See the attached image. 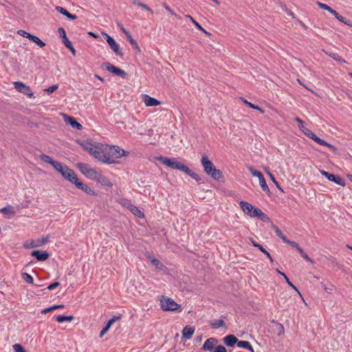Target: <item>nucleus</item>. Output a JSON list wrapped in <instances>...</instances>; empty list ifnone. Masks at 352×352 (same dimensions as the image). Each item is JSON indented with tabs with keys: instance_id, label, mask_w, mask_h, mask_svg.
I'll return each instance as SVG.
<instances>
[{
	"instance_id": "f257e3e1",
	"label": "nucleus",
	"mask_w": 352,
	"mask_h": 352,
	"mask_svg": "<svg viewBox=\"0 0 352 352\" xmlns=\"http://www.w3.org/2000/svg\"><path fill=\"white\" fill-rule=\"evenodd\" d=\"M158 160L168 167L185 173L186 175L195 179L197 182L201 181V177L197 173L192 171L187 166L183 164L181 162L175 161L173 159L164 156H160L158 158Z\"/></svg>"
},
{
	"instance_id": "f03ea898",
	"label": "nucleus",
	"mask_w": 352,
	"mask_h": 352,
	"mask_svg": "<svg viewBox=\"0 0 352 352\" xmlns=\"http://www.w3.org/2000/svg\"><path fill=\"white\" fill-rule=\"evenodd\" d=\"M201 163L205 173L208 176L211 177L214 180L223 182L224 177L222 172L219 169L216 168L213 163L206 155L202 156Z\"/></svg>"
},
{
	"instance_id": "7ed1b4c3",
	"label": "nucleus",
	"mask_w": 352,
	"mask_h": 352,
	"mask_svg": "<svg viewBox=\"0 0 352 352\" xmlns=\"http://www.w3.org/2000/svg\"><path fill=\"white\" fill-rule=\"evenodd\" d=\"M107 149H105V145L94 146V149L91 154L98 161L104 164H116L117 161L114 159L107 157Z\"/></svg>"
},
{
	"instance_id": "20e7f679",
	"label": "nucleus",
	"mask_w": 352,
	"mask_h": 352,
	"mask_svg": "<svg viewBox=\"0 0 352 352\" xmlns=\"http://www.w3.org/2000/svg\"><path fill=\"white\" fill-rule=\"evenodd\" d=\"M299 128L305 135H306L307 137H309L318 144L326 146L329 147L330 149H331L333 151H336L337 150L336 146L320 139L318 136H317L314 132H312L309 129H308L305 126H299Z\"/></svg>"
},
{
	"instance_id": "39448f33",
	"label": "nucleus",
	"mask_w": 352,
	"mask_h": 352,
	"mask_svg": "<svg viewBox=\"0 0 352 352\" xmlns=\"http://www.w3.org/2000/svg\"><path fill=\"white\" fill-rule=\"evenodd\" d=\"M105 149H107V157H111V159L114 158H120L121 157L127 156L129 154V151H124L122 149L118 146H109L105 145Z\"/></svg>"
},
{
	"instance_id": "423d86ee",
	"label": "nucleus",
	"mask_w": 352,
	"mask_h": 352,
	"mask_svg": "<svg viewBox=\"0 0 352 352\" xmlns=\"http://www.w3.org/2000/svg\"><path fill=\"white\" fill-rule=\"evenodd\" d=\"M161 308L165 311H173L181 308V305H178L173 299L168 297L162 296L160 300Z\"/></svg>"
},
{
	"instance_id": "0eeeda50",
	"label": "nucleus",
	"mask_w": 352,
	"mask_h": 352,
	"mask_svg": "<svg viewBox=\"0 0 352 352\" xmlns=\"http://www.w3.org/2000/svg\"><path fill=\"white\" fill-rule=\"evenodd\" d=\"M316 4L322 10H327L332 14L335 16V17L340 22L352 27V22L350 20L346 19L345 17L339 14L335 10L332 9L330 6L325 3H322L320 1H317Z\"/></svg>"
},
{
	"instance_id": "6e6552de",
	"label": "nucleus",
	"mask_w": 352,
	"mask_h": 352,
	"mask_svg": "<svg viewBox=\"0 0 352 352\" xmlns=\"http://www.w3.org/2000/svg\"><path fill=\"white\" fill-rule=\"evenodd\" d=\"M102 68L106 69L110 73L114 74L118 76H120L123 78H126L128 76L127 73L122 70V69L117 67L113 65H111L109 62L103 63L101 65Z\"/></svg>"
},
{
	"instance_id": "1a4fd4ad",
	"label": "nucleus",
	"mask_w": 352,
	"mask_h": 352,
	"mask_svg": "<svg viewBox=\"0 0 352 352\" xmlns=\"http://www.w3.org/2000/svg\"><path fill=\"white\" fill-rule=\"evenodd\" d=\"M77 167L80 170V171L85 175V176L89 177L91 179H94V177L97 175V172L95 169L90 168L88 164L85 163H78Z\"/></svg>"
},
{
	"instance_id": "9d476101",
	"label": "nucleus",
	"mask_w": 352,
	"mask_h": 352,
	"mask_svg": "<svg viewBox=\"0 0 352 352\" xmlns=\"http://www.w3.org/2000/svg\"><path fill=\"white\" fill-rule=\"evenodd\" d=\"M102 34L105 36L104 38L106 39V41L107 42L111 50L114 52V53L116 55L122 57L124 54L121 49L120 48L119 45L116 42L114 38L108 35L107 33L103 32Z\"/></svg>"
},
{
	"instance_id": "9b49d317",
	"label": "nucleus",
	"mask_w": 352,
	"mask_h": 352,
	"mask_svg": "<svg viewBox=\"0 0 352 352\" xmlns=\"http://www.w3.org/2000/svg\"><path fill=\"white\" fill-rule=\"evenodd\" d=\"M58 32L60 37L63 39L65 46L72 52L73 55H76V50L74 48L72 42L68 39L66 32L63 28H58Z\"/></svg>"
},
{
	"instance_id": "f8f14e48",
	"label": "nucleus",
	"mask_w": 352,
	"mask_h": 352,
	"mask_svg": "<svg viewBox=\"0 0 352 352\" xmlns=\"http://www.w3.org/2000/svg\"><path fill=\"white\" fill-rule=\"evenodd\" d=\"M14 88L20 93L28 96L29 98L34 96V93L31 90L30 87L21 82H14Z\"/></svg>"
},
{
	"instance_id": "ddd939ff",
	"label": "nucleus",
	"mask_w": 352,
	"mask_h": 352,
	"mask_svg": "<svg viewBox=\"0 0 352 352\" xmlns=\"http://www.w3.org/2000/svg\"><path fill=\"white\" fill-rule=\"evenodd\" d=\"M239 204L243 212L250 217H254V215H253V214H254V211L258 209V208L254 207L251 204L245 201H241Z\"/></svg>"
},
{
	"instance_id": "4468645a",
	"label": "nucleus",
	"mask_w": 352,
	"mask_h": 352,
	"mask_svg": "<svg viewBox=\"0 0 352 352\" xmlns=\"http://www.w3.org/2000/svg\"><path fill=\"white\" fill-rule=\"evenodd\" d=\"M64 120L67 124H69L72 128L78 129V130H82V125L79 123L76 118L74 117L63 114Z\"/></svg>"
},
{
	"instance_id": "2eb2a0df",
	"label": "nucleus",
	"mask_w": 352,
	"mask_h": 352,
	"mask_svg": "<svg viewBox=\"0 0 352 352\" xmlns=\"http://www.w3.org/2000/svg\"><path fill=\"white\" fill-rule=\"evenodd\" d=\"M31 256L36 258L38 261H45L50 257L47 251L36 250L31 252Z\"/></svg>"
},
{
	"instance_id": "dca6fc26",
	"label": "nucleus",
	"mask_w": 352,
	"mask_h": 352,
	"mask_svg": "<svg viewBox=\"0 0 352 352\" xmlns=\"http://www.w3.org/2000/svg\"><path fill=\"white\" fill-rule=\"evenodd\" d=\"M62 176L67 179V181L70 182L72 184H74L78 181V178L77 177L75 172L74 170L68 168L65 172L63 173Z\"/></svg>"
},
{
	"instance_id": "f3484780",
	"label": "nucleus",
	"mask_w": 352,
	"mask_h": 352,
	"mask_svg": "<svg viewBox=\"0 0 352 352\" xmlns=\"http://www.w3.org/2000/svg\"><path fill=\"white\" fill-rule=\"evenodd\" d=\"M219 340L216 338H210L205 341L204 345L201 347V349L212 352L215 345L217 344Z\"/></svg>"
},
{
	"instance_id": "a211bd4d",
	"label": "nucleus",
	"mask_w": 352,
	"mask_h": 352,
	"mask_svg": "<svg viewBox=\"0 0 352 352\" xmlns=\"http://www.w3.org/2000/svg\"><path fill=\"white\" fill-rule=\"evenodd\" d=\"M238 338L233 334H229L223 338V343L228 347H234L237 345Z\"/></svg>"
},
{
	"instance_id": "6ab92c4d",
	"label": "nucleus",
	"mask_w": 352,
	"mask_h": 352,
	"mask_svg": "<svg viewBox=\"0 0 352 352\" xmlns=\"http://www.w3.org/2000/svg\"><path fill=\"white\" fill-rule=\"evenodd\" d=\"M121 316H114L112 318L108 320L105 326L102 328L100 333V338H102L103 336L109 330L111 325L117 320H120Z\"/></svg>"
},
{
	"instance_id": "aec40b11",
	"label": "nucleus",
	"mask_w": 352,
	"mask_h": 352,
	"mask_svg": "<svg viewBox=\"0 0 352 352\" xmlns=\"http://www.w3.org/2000/svg\"><path fill=\"white\" fill-rule=\"evenodd\" d=\"M94 180L96 181L102 186L108 187H112L113 186V184L107 177H105L104 175L98 173L94 177Z\"/></svg>"
},
{
	"instance_id": "412c9836",
	"label": "nucleus",
	"mask_w": 352,
	"mask_h": 352,
	"mask_svg": "<svg viewBox=\"0 0 352 352\" xmlns=\"http://www.w3.org/2000/svg\"><path fill=\"white\" fill-rule=\"evenodd\" d=\"M75 186L78 188V189H80L85 192L86 193L91 195H96V192L94 190H92L91 188L87 186V185L84 184L80 179H78L76 183L75 184Z\"/></svg>"
},
{
	"instance_id": "4be33fe9",
	"label": "nucleus",
	"mask_w": 352,
	"mask_h": 352,
	"mask_svg": "<svg viewBox=\"0 0 352 352\" xmlns=\"http://www.w3.org/2000/svg\"><path fill=\"white\" fill-rule=\"evenodd\" d=\"M144 102L147 107H155L161 104V102L147 94L144 96Z\"/></svg>"
},
{
	"instance_id": "5701e85b",
	"label": "nucleus",
	"mask_w": 352,
	"mask_h": 352,
	"mask_svg": "<svg viewBox=\"0 0 352 352\" xmlns=\"http://www.w3.org/2000/svg\"><path fill=\"white\" fill-rule=\"evenodd\" d=\"M56 10L63 16H66L68 19L75 20L77 19V16L76 14H71L66 10L65 8L61 6H56Z\"/></svg>"
},
{
	"instance_id": "b1692460",
	"label": "nucleus",
	"mask_w": 352,
	"mask_h": 352,
	"mask_svg": "<svg viewBox=\"0 0 352 352\" xmlns=\"http://www.w3.org/2000/svg\"><path fill=\"white\" fill-rule=\"evenodd\" d=\"M76 142L80 144L84 150L87 151L90 155L92 153L94 146H93L89 142L85 140H78Z\"/></svg>"
},
{
	"instance_id": "393cba45",
	"label": "nucleus",
	"mask_w": 352,
	"mask_h": 352,
	"mask_svg": "<svg viewBox=\"0 0 352 352\" xmlns=\"http://www.w3.org/2000/svg\"><path fill=\"white\" fill-rule=\"evenodd\" d=\"M195 331V328L190 327V325H186L182 331V336L186 339L191 338Z\"/></svg>"
},
{
	"instance_id": "a878e982",
	"label": "nucleus",
	"mask_w": 352,
	"mask_h": 352,
	"mask_svg": "<svg viewBox=\"0 0 352 352\" xmlns=\"http://www.w3.org/2000/svg\"><path fill=\"white\" fill-rule=\"evenodd\" d=\"M328 179L329 181L333 182L340 186H345V185H346L345 181L341 177L331 174V173L330 174V175Z\"/></svg>"
},
{
	"instance_id": "bb28decb",
	"label": "nucleus",
	"mask_w": 352,
	"mask_h": 352,
	"mask_svg": "<svg viewBox=\"0 0 352 352\" xmlns=\"http://www.w3.org/2000/svg\"><path fill=\"white\" fill-rule=\"evenodd\" d=\"M253 215H254V217H258L264 222H269L270 221V217L259 208L254 211Z\"/></svg>"
},
{
	"instance_id": "cd10ccee",
	"label": "nucleus",
	"mask_w": 352,
	"mask_h": 352,
	"mask_svg": "<svg viewBox=\"0 0 352 352\" xmlns=\"http://www.w3.org/2000/svg\"><path fill=\"white\" fill-rule=\"evenodd\" d=\"M28 39L36 43L38 46L40 47H43L46 45L45 43H44L43 41H41L38 36H34L33 34H28Z\"/></svg>"
},
{
	"instance_id": "c85d7f7f",
	"label": "nucleus",
	"mask_w": 352,
	"mask_h": 352,
	"mask_svg": "<svg viewBox=\"0 0 352 352\" xmlns=\"http://www.w3.org/2000/svg\"><path fill=\"white\" fill-rule=\"evenodd\" d=\"M273 324H274V331L277 333L278 336L283 335L285 332L284 327L282 324L278 322L277 321L273 320L272 321Z\"/></svg>"
},
{
	"instance_id": "c756f323",
	"label": "nucleus",
	"mask_w": 352,
	"mask_h": 352,
	"mask_svg": "<svg viewBox=\"0 0 352 352\" xmlns=\"http://www.w3.org/2000/svg\"><path fill=\"white\" fill-rule=\"evenodd\" d=\"M237 346L239 348L248 349L251 352H254L252 345L248 341L238 340Z\"/></svg>"
},
{
	"instance_id": "7c9ffc66",
	"label": "nucleus",
	"mask_w": 352,
	"mask_h": 352,
	"mask_svg": "<svg viewBox=\"0 0 352 352\" xmlns=\"http://www.w3.org/2000/svg\"><path fill=\"white\" fill-rule=\"evenodd\" d=\"M210 325L214 329L226 327V323L223 320H214L210 322Z\"/></svg>"
},
{
	"instance_id": "2f4dec72",
	"label": "nucleus",
	"mask_w": 352,
	"mask_h": 352,
	"mask_svg": "<svg viewBox=\"0 0 352 352\" xmlns=\"http://www.w3.org/2000/svg\"><path fill=\"white\" fill-rule=\"evenodd\" d=\"M55 317L56 320L59 323L63 322L65 321L71 322L74 319V317L73 316L58 315Z\"/></svg>"
},
{
	"instance_id": "473e14b6",
	"label": "nucleus",
	"mask_w": 352,
	"mask_h": 352,
	"mask_svg": "<svg viewBox=\"0 0 352 352\" xmlns=\"http://www.w3.org/2000/svg\"><path fill=\"white\" fill-rule=\"evenodd\" d=\"M186 17L188 18L198 30L202 31L204 33H205L207 35L210 34L208 32H207L205 29H204L201 27V25L197 21H195L190 15H186Z\"/></svg>"
},
{
	"instance_id": "72a5a7b5",
	"label": "nucleus",
	"mask_w": 352,
	"mask_h": 352,
	"mask_svg": "<svg viewBox=\"0 0 352 352\" xmlns=\"http://www.w3.org/2000/svg\"><path fill=\"white\" fill-rule=\"evenodd\" d=\"M276 271L277 272L278 274H279L280 275H281L282 276H283V278H285L286 283L290 286L292 287L294 289H295L296 292H298V294H300V292H298V289L296 287V286L289 280V278L287 277V276L284 273V272H282L281 271H280L278 269H276Z\"/></svg>"
},
{
	"instance_id": "f704fd0d",
	"label": "nucleus",
	"mask_w": 352,
	"mask_h": 352,
	"mask_svg": "<svg viewBox=\"0 0 352 352\" xmlns=\"http://www.w3.org/2000/svg\"><path fill=\"white\" fill-rule=\"evenodd\" d=\"M258 180H259V184H260V186H261L262 190L264 192H265L266 193L270 194V188L266 183L264 175L262 177H261Z\"/></svg>"
},
{
	"instance_id": "c9c22d12",
	"label": "nucleus",
	"mask_w": 352,
	"mask_h": 352,
	"mask_svg": "<svg viewBox=\"0 0 352 352\" xmlns=\"http://www.w3.org/2000/svg\"><path fill=\"white\" fill-rule=\"evenodd\" d=\"M323 51L325 52V54L327 55H328L329 56L331 57L332 58H333L336 61H339V62H342V63H346V61L343 58H342V57L340 56H339L338 54L329 52L325 51V50H323Z\"/></svg>"
},
{
	"instance_id": "e433bc0d",
	"label": "nucleus",
	"mask_w": 352,
	"mask_h": 352,
	"mask_svg": "<svg viewBox=\"0 0 352 352\" xmlns=\"http://www.w3.org/2000/svg\"><path fill=\"white\" fill-rule=\"evenodd\" d=\"M131 212L138 217H143L144 213L135 206L131 205L130 206Z\"/></svg>"
},
{
	"instance_id": "4c0bfd02",
	"label": "nucleus",
	"mask_w": 352,
	"mask_h": 352,
	"mask_svg": "<svg viewBox=\"0 0 352 352\" xmlns=\"http://www.w3.org/2000/svg\"><path fill=\"white\" fill-rule=\"evenodd\" d=\"M0 212L8 214H14L15 211L14 210V208L12 206H7L4 208H2L0 209Z\"/></svg>"
},
{
	"instance_id": "58836bf2",
	"label": "nucleus",
	"mask_w": 352,
	"mask_h": 352,
	"mask_svg": "<svg viewBox=\"0 0 352 352\" xmlns=\"http://www.w3.org/2000/svg\"><path fill=\"white\" fill-rule=\"evenodd\" d=\"M126 37L129 43L131 44V45L137 50L138 53H140L141 50L140 49L138 43L133 38L131 34H129Z\"/></svg>"
},
{
	"instance_id": "ea45409f",
	"label": "nucleus",
	"mask_w": 352,
	"mask_h": 352,
	"mask_svg": "<svg viewBox=\"0 0 352 352\" xmlns=\"http://www.w3.org/2000/svg\"><path fill=\"white\" fill-rule=\"evenodd\" d=\"M151 262L157 269L163 270L165 267V266L157 258H151Z\"/></svg>"
},
{
	"instance_id": "a19ab883",
	"label": "nucleus",
	"mask_w": 352,
	"mask_h": 352,
	"mask_svg": "<svg viewBox=\"0 0 352 352\" xmlns=\"http://www.w3.org/2000/svg\"><path fill=\"white\" fill-rule=\"evenodd\" d=\"M241 99L243 101V102L245 104H247L250 108L258 110V111H261V113L264 112V111L261 107H259L258 105H256V104H254L253 103H251V102H248L247 100H245V99H244L243 98Z\"/></svg>"
},
{
	"instance_id": "79ce46f5",
	"label": "nucleus",
	"mask_w": 352,
	"mask_h": 352,
	"mask_svg": "<svg viewBox=\"0 0 352 352\" xmlns=\"http://www.w3.org/2000/svg\"><path fill=\"white\" fill-rule=\"evenodd\" d=\"M40 158L41 160H43L44 162L52 164V163L55 161L50 156L46 155V154H41L40 155Z\"/></svg>"
},
{
	"instance_id": "37998d69",
	"label": "nucleus",
	"mask_w": 352,
	"mask_h": 352,
	"mask_svg": "<svg viewBox=\"0 0 352 352\" xmlns=\"http://www.w3.org/2000/svg\"><path fill=\"white\" fill-rule=\"evenodd\" d=\"M267 175H269V177H270V179H272V181L273 182V183L276 185V186L277 187V188L281 191V192H284L283 190L281 188L279 183L276 181L275 177L274 176V175L270 172V171H267Z\"/></svg>"
},
{
	"instance_id": "c03bdc74",
	"label": "nucleus",
	"mask_w": 352,
	"mask_h": 352,
	"mask_svg": "<svg viewBox=\"0 0 352 352\" xmlns=\"http://www.w3.org/2000/svg\"><path fill=\"white\" fill-rule=\"evenodd\" d=\"M248 170L251 173V174L254 176L257 177L258 179L263 176V173L257 170H255L254 168L250 166L248 167Z\"/></svg>"
},
{
	"instance_id": "a18cd8bd",
	"label": "nucleus",
	"mask_w": 352,
	"mask_h": 352,
	"mask_svg": "<svg viewBox=\"0 0 352 352\" xmlns=\"http://www.w3.org/2000/svg\"><path fill=\"white\" fill-rule=\"evenodd\" d=\"M23 247L25 249H30V248H37L38 245L34 240H32L30 242H25L23 245Z\"/></svg>"
},
{
	"instance_id": "49530a36",
	"label": "nucleus",
	"mask_w": 352,
	"mask_h": 352,
	"mask_svg": "<svg viewBox=\"0 0 352 352\" xmlns=\"http://www.w3.org/2000/svg\"><path fill=\"white\" fill-rule=\"evenodd\" d=\"M22 278H23V280L28 283H33V281H34V279H33V277L30 275L28 273H23L22 274Z\"/></svg>"
},
{
	"instance_id": "de8ad7c7",
	"label": "nucleus",
	"mask_w": 352,
	"mask_h": 352,
	"mask_svg": "<svg viewBox=\"0 0 352 352\" xmlns=\"http://www.w3.org/2000/svg\"><path fill=\"white\" fill-rule=\"evenodd\" d=\"M212 352H227V349L223 345L216 344Z\"/></svg>"
},
{
	"instance_id": "09e8293b",
	"label": "nucleus",
	"mask_w": 352,
	"mask_h": 352,
	"mask_svg": "<svg viewBox=\"0 0 352 352\" xmlns=\"http://www.w3.org/2000/svg\"><path fill=\"white\" fill-rule=\"evenodd\" d=\"M49 238H50L49 236H46L41 239H38L36 242L38 247H40L44 244L47 243L49 241Z\"/></svg>"
},
{
	"instance_id": "8fccbe9b",
	"label": "nucleus",
	"mask_w": 352,
	"mask_h": 352,
	"mask_svg": "<svg viewBox=\"0 0 352 352\" xmlns=\"http://www.w3.org/2000/svg\"><path fill=\"white\" fill-rule=\"evenodd\" d=\"M298 252L301 254V256L307 261L314 263V261L307 255L306 252L302 249H300Z\"/></svg>"
},
{
	"instance_id": "3c124183",
	"label": "nucleus",
	"mask_w": 352,
	"mask_h": 352,
	"mask_svg": "<svg viewBox=\"0 0 352 352\" xmlns=\"http://www.w3.org/2000/svg\"><path fill=\"white\" fill-rule=\"evenodd\" d=\"M15 352H27L24 347L20 344H15L13 345Z\"/></svg>"
},
{
	"instance_id": "603ef678",
	"label": "nucleus",
	"mask_w": 352,
	"mask_h": 352,
	"mask_svg": "<svg viewBox=\"0 0 352 352\" xmlns=\"http://www.w3.org/2000/svg\"><path fill=\"white\" fill-rule=\"evenodd\" d=\"M258 249H259L261 252L264 253L270 258L272 263L274 261L271 254L261 245H259Z\"/></svg>"
},
{
	"instance_id": "864d4df0",
	"label": "nucleus",
	"mask_w": 352,
	"mask_h": 352,
	"mask_svg": "<svg viewBox=\"0 0 352 352\" xmlns=\"http://www.w3.org/2000/svg\"><path fill=\"white\" fill-rule=\"evenodd\" d=\"M58 85H53L48 88L44 89L45 91L47 92L48 94H52L54 91H55L56 89H58Z\"/></svg>"
},
{
	"instance_id": "5fc2aeb1",
	"label": "nucleus",
	"mask_w": 352,
	"mask_h": 352,
	"mask_svg": "<svg viewBox=\"0 0 352 352\" xmlns=\"http://www.w3.org/2000/svg\"><path fill=\"white\" fill-rule=\"evenodd\" d=\"M162 6L172 15L178 17L177 14L166 3H163Z\"/></svg>"
},
{
	"instance_id": "6e6d98bb",
	"label": "nucleus",
	"mask_w": 352,
	"mask_h": 352,
	"mask_svg": "<svg viewBox=\"0 0 352 352\" xmlns=\"http://www.w3.org/2000/svg\"><path fill=\"white\" fill-rule=\"evenodd\" d=\"M59 285H60V283L58 281H56V282H54V283L50 284L48 285V287H47V289L48 290H52V289H54L55 288H56L57 287H58Z\"/></svg>"
},
{
	"instance_id": "4d7b16f0",
	"label": "nucleus",
	"mask_w": 352,
	"mask_h": 352,
	"mask_svg": "<svg viewBox=\"0 0 352 352\" xmlns=\"http://www.w3.org/2000/svg\"><path fill=\"white\" fill-rule=\"evenodd\" d=\"M52 166H53V167H54V168L57 171H58V170H59L60 168H62L63 164H62L60 162H58V161H54V162L52 163Z\"/></svg>"
},
{
	"instance_id": "13d9d810",
	"label": "nucleus",
	"mask_w": 352,
	"mask_h": 352,
	"mask_svg": "<svg viewBox=\"0 0 352 352\" xmlns=\"http://www.w3.org/2000/svg\"><path fill=\"white\" fill-rule=\"evenodd\" d=\"M289 245H290L292 247L296 248L297 250V251L298 252L300 249H302L299 245L296 242V241H289V243H287Z\"/></svg>"
},
{
	"instance_id": "bf43d9fd",
	"label": "nucleus",
	"mask_w": 352,
	"mask_h": 352,
	"mask_svg": "<svg viewBox=\"0 0 352 352\" xmlns=\"http://www.w3.org/2000/svg\"><path fill=\"white\" fill-rule=\"evenodd\" d=\"M272 228L278 236L280 237L283 234L281 230L276 226L272 225Z\"/></svg>"
},
{
	"instance_id": "052dcab7",
	"label": "nucleus",
	"mask_w": 352,
	"mask_h": 352,
	"mask_svg": "<svg viewBox=\"0 0 352 352\" xmlns=\"http://www.w3.org/2000/svg\"><path fill=\"white\" fill-rule=\"evenodd\" d=\"M118 26L120 28V30L125 34V35L127 36L130 33L126 31V30L122 26V25L120 23H118Z\"/></svg>"
},
{
	"instance_id": "680f3d73",
	"label": "nucleus",
	"mask_w": 352,
	"mask_h": 352,
	"mask_svg": "<svg viewBox=\"0 0 352 352\" xmlns=\"http://www.w3.org/2000/svg\"><path fill=\"white\" fill-rule=\"evenodd\" d=\"M18 33L19 35H21L25 38H28V34H31L30 33H28V32H25V30H19Z\"/></svg>"
},
{
	"instance_id": "e2e57ef3",
	"label": "nucleus",
	"mask_w": 352,
	"mask_h": 352,
	"mask_svg": "<svg viewBox=\"0 0 352 352\" xmlns=\"http://www.w3.org/2000/svg\"><path fill=\"white\" fill-rule=\"evenodd\" d=\"M320 173L322 175L324 176L327 179H329V176L330 175L331 173H329V172L327 171H325L324 170H320Z\"/></svg>"
},
{
	"instance_id": "0e129e2a",
	"label": "nucleus",
	"mask_w": 352,
	"mask_h": 352,
	"mask_svg": "<svg viewBox=\"0 0 352 352\" xmlns=\"http://www.w3.org/2000/svg\"><path fill=\"white\" fill-rule=\"evenodd\" d=\"M140 7L142 8L144 10H146L151 12H153V10L151 8H150L146 4L142 3L140 5Z\"/></svg>"
},
{
	"instance_id": "69168bd1",
	"label": "nucleus",
	"mask_w": 352,
	"mask_h": 352,
	"mask_svg": "<svg viewBox=\"0 0 352 352\" xmlns=\"http://www.w3.org/2000/svg\"><path fill=\"white\" fill-rule=\"evenodd\" d=\"M68 168H69L68 166L63 165L62 168H60V169L58 170V173H60L61 174V175H63V172H65V170H66Z\"/></svg>"
},
{
	"instance_id": "338daca9",
	"label": "nucleus",
	"mask_w": 352,
	"mask_h": 352,
	"mask_svg": "<svg viewBox=\"0 0 352 352\" xmlns=\"http://www.w3.org/2000/svg\"><path fill=\"white\" fill-rule=\"evenodd\" d=\"M280 238L285 242V243H288L289 240L286 237V236L282 234Z\"/></svg>"
},
{
	"instance_id": "774afa93",
	"label": "nucleus",
	"mask_w": 352,
	"mask_h": 352,
	"mask_svg": "<svg viewBox=\"0 0 352 352\" xmlns=\"http://www.w3.org/2000/svg\"><path fill=\"white\" fill-rule=\"evenodd\" d=\"M250 241H251V243H252V245H253L254 247L257 248L259 247L260 244H259V243H258L257 242H256V241H255L254 240H253L252 238L250 239Z\"/></svg>"
}]
</instances>
